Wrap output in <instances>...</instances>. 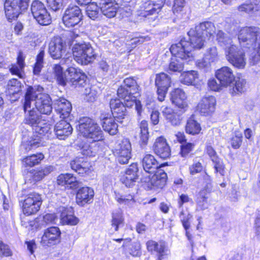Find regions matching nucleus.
Segmentation results:
<instances>
[{
  "label": "nucleus",
  "instance_id": "14",
  "mask_svg": "<svg viewBox=\"0 0 260 260\" xmlns=\"http://www.w3.org/2000/svg\"><path fill=\"white\" fill-rule=\"evenodd\" d=\"M132 147L128 139H123L116 146L115 154L118 162L121 164L128 163L131 158Z\"/></svg>",
  "mask_w": 260,
  "mask_h": 260
},
{
  "label": "nucleus",
  "instance_id": "48",
  "mask_svg": "<svg viewBox=\"0 0 260 260\" xmlns=\"http://www.w3.org/2000/svg\"><path fill=\"white\" fill-rule=\"evenodd\" d=\"M99 8L95 3H92L87 4L86 12L87 16L91 19L95 20L100 16Z\"/></svg>",
  "mask_w": 260,
  "mask_h": 260
},
{
  "label": "nucleus",
  "instance_id": "29",
  "mask_svg": "<svg viewBox=\"0 0 260 260\" xmlns=\"http://www.w3.org/2000/svg\"><path fill=\"white\" fill-rule=\"evenodd\" d=\"M102 120L101 124L104 130L108 133L110 135H116L118 132V124L115 122L116 119L111 117L109 114L101 116Z\"/></svg>",
  "mask_w": 260,
  "mask_h": 260
},
{
  "label": "nucleus",
  "instance_id": "18",
  "mask_svg": "<svg viewBox=\"0 0 260 260\" xmlns=\"http://www.w3.org/2000/svg\"><path fill=\"white\" fill-rule=\"evenodd\" d=\"M110 106L113 117L118 122H122L127 116L126 108L119 99H112L110 102Z\"/></svg>",
  "mask_w": 260,
  "mask_h": 260
},
{
  "label": "nucleus",
  "instance_id": "3",
  "mask_svg": "<svg viewBox=\"0 0 260 260\" xmlns=\"http://www.w3.org/2000/svg\"><path fill=\"white\" fill-rule=\"evenodd\" d=\"M68 34L73 45L72 52L75 60L82 65H87L93 61L96 54L90 44L82 41L81 36L75 31H69Z\"/></svg>",
  "mask_w": 260,
  "mask_h": 260
},
{
  "label": "nucleus",
  "instance_id": "56",
  "mask_svg": "<svg viewBox=\"0 0 260 260\" xmlns=\"http://www.w3.org/2000/svg\"><path fill=\"white\" fill-rule=\"evenodd\" d=\"M204 57L211 63L215 62L218 59V53L216 47L208 49L204 54Z\"/></svg>",
  "mask_w": 260,
  "mask_h": 260
},
{
  "label": "nucleus",
  "instance_id": "36",
  "mask_svg": "<svg viewBox=\"0 0 260 260\" xmlns=\"http://www.w3.org/2000/svg\"><path fill=\"white\" fill-rule=\"evenodd\" d=\"M52 170L53 168L51 166L41 167L39 170L30 172L28 176L31 178L32 182L39 181L48 175Z\"/></svg>",
  "mask_w": 260,
  "mask_h": 260
},
{
  "label": "nucleus",
  "instance_id": "44",
  "mask_svg": "<svg viewBox=\"0 0 260 260\" xmlns=\"http://www.w3.org/2000/svg\"><path fill=\"white\" fill-rule=\"evenodd\" d=\"M185 130L187 133L194 135L200 133L201 127L197 121L190 118L186 123Z\"/></svg>",
  "mask_w": 260,
  "mask_h": 260
},
{
  "label": "nucleus",
  "instance_id": "54",
  "mask_svg": "<svg viewBox=\"0 0 260 260\" xmlns=\"http://www.w3.org/2000/svg\"><path fill=\"white\" fill-rule=\"evenodd\" d=\"M243 140L242 134L235 132L231 139V145L234 149H238L241 145Z\"/></svg>",
  "mask_w": 260,
  "mask_h": 260
},
{
  "label": "nucleus",
  "instance_id": "31",
  "mask_svg": "<svg viewBox=\"0 0 260 260\" xmlns=\"http://www.w3.org/2000/svg\"><path fill=\"white\" fill-rule=\"evenodd\" d=\"M216 40L218 45L224 50V53L236 45L233 44L232 39L222 30H218L216 34Z\"/></svg>",
  "mask_w": 260,
  "mask_h": 260
},
{
  "label": "nucleus",
  "instance_id": "30",
  "mask_svg": "<svg viewBox=\"0 0 260 260\" xmlns=\"http://www.w3.org/2000/svg\"><path fill=\"white\" fill-rule=\"evenodd\" d=\"M55 109L60 115V117L65 119L69 117L72 109L71 103L64 99L56 101Z\"/></svg>",
  "mask_w": 260,
  "mask_h": 260
},
{
  "label": "nucleus",
  "instance_id": "61",
  "mask_svg": "<svg viewBox=\"0 0 260 260\" xmlns=\"http://www.w3.org/2000/svg\"><path fill=\"white\" fill-rule=\"evenodd\" d=\"M135 93H132L131 90L128 88L123 87V86H120L117 89V95L118 96L122 99L125 100L128 96H131Z\"/></svg>",
  "mask_w": 260,
  "mask_h": 260
},
{
  "label": "nucleus",
  "instance_id": "55",
  "mask_svg": "<svg viewBox=\"0 0 260 260\" xmlns=\"http://www.w3.org/2000/svg\"><path fill=\"white\" fill-rule=\"evenodd\" d=\"M124 86L131 90L132 93H137L138 90V86L136 80L133 78H127L123 81Z\"/></svg>",
  "mask_w": 260,
  "mask_h": 260
},
{
  "label": "nucleus",
  "instance_id": "1",
  "mask_svg": "<svg viewBox=\"0 0 260 260\" xmlns=\"http://www.w3.org/2000/svg\"><path fill=\"white\" fill-rule=\"evenodd\" d=\"M215 30V27L212 22L206 21L200 23L188 32L189 42L182 39L178 43L171 46L170 51L181 59H188V61H190L193 58L192 49L202 48L204 45L205 36L213 35Z\"/></svg>",
  "mask_w": 260,
  "mask_h": 260
},
{
  "label": "nucleus",
  "instance_id": "9",
  "mask_svg": "<svg viewBox=\"0 0 260 260\" xmlns=\"http://www.w3.org/2000/svg\"><path fill=\"white\" fill-rule=\"evenodd\" d=\"M30 0H6L4 8L5 14L9 21L18 17L20 14L25 11L29 6Z\"/></svg>",
  "mask_w": 260,
  "mask_h": 260
},
{
  "label": "nucleus",
  "instance_id": "34",
  "mask_svg": "<svg viewBox=\"0 0 260 260\" xmlns=\"http://www.w3.org/2000/svg\"><path fill=\"white\" fill-rule=\"evenodd\" d=\"M41 136L34 135L27 140L24 138L22 142L21 147L25 149L26 151H29L39 147L41 145Z\"/></svg>",
  "mask_w": 260,
  "mask_h": 260
},
{
  "label": "nucleus",
  "instance_id": "64",
  "mask_svg": "<svg viewBox=\"0 0 260 260\" xmlns=\"http://www.w3.org/2000/svg\"><path fill=\"white\" fill-rule=\"evenodd\" d=\"M0 255L5 256H10L12 255V252L8 245L5 244L0 240Z\"/></svg>",
  "mask_w": 260,
  "mask_h": 260
},
{
  "label": "nucleus",
  "instance_id": "42",
  "mask_svg": "<svg viewBox=\"0 0 260 260\" xmlns=\"http://www.w3.org/2000/svg\"><path fill=\"white\" fill-rule=\"evenodd\" d=\"M140 142L142 147L145 146L148 140V123L146 120H142L140 124Z\"/></svg>",
  "mask_w": 260,
  "mask_h": 260
},
{
  "label": "nucleus",
  "instance_id": "43",
  "mask_svg": "<svg viewBox=\"0 0 260 260\" xmlns=\"http://www.w3.org/2000/svg\"><path fill=\"white\" fill-rule=\"evenodd\" d=\"M21 83L17 79H12L8 82L7 90L10 94L14 95L21 90Z\"/></svg>",
  "mask_w": 260,
  "mask_h": 260
},
{
  "label": "nucleus",
  "instance_id": "59",
  "mask_svg": "<svg viewBox=\"0 0 260 260\" xmlns=\"http://www.w3.org/2000/svg\"><path fill=\"white\" fill-rule=\"evenodd\" d=\"M190 174L194 175L200 173L203 169V166L201 162L197 159H194L193 164L189 167Z\"/></svg>",
  "mask_w": 260,
  "mask_h": 260
},
{
  "label": "nucleus",
  "instance_id": "27",
  "mask_svg": "<svg viewBox=\"0 0 260 260\" xmlns=\"http://www.w3.org/2000/svg\"><path fill=\"white\" fill-rule=\"evenodd\" d=\"M73 132L71 124L66 120H60L54 126V133L60 140H64L69 136Z\"/></svg>",
  "mask_w": 260,
  "mask_h": 260
},
{
  "label": "nucleus",
  "instance_id": "19",
  "mask_svg": "<svg viewBox=\"0 0 260 260\" xmlns=\"http://www.w3.org/2000/svg\"><path fill=\"white\" fill-rule=\"evenodd\" d=\"M67 72L68 76L67 77V82L70 81L75 86H83L86 83L87 77L85 74L80 71L78 69L68 66Z\"/></svg>",
  "mask_w": 260,
  "mask_h": 260
},
{
  "label": "nucleus",
  "instance_id": "8",
  "mask_svg": "<svg viewBox=\"0 0 260 260\" xmlns=\"http://www.w3.org/2000/svg\"><path fill=\"white\" fill-rule=\"evenodd\" d=\"M238 39L241 47L254 49L260 40V28L256 26L244 27L239 31Z\"/></svg>",
  "mask_w": 260,
  "mask_h": 260
},
{
  "label": "nucleus",
  "instance_id": "28",
  "mask_svg": "<svg viewBox=\"0 0 260 260\" xmlns=\"http://www.w3.org/2000/svg\"><path fill=\"white\" fill-rule=\"evenodd\" d=\"M171 101L173 104L179 108L184 110L187 107V97L184 91L180 88L175 89L171 93Z\"/></svg>",
  "mask_w": 260,
  "mask_h": 260
},
{
  "label": "nucleus",
  "instance_id": "47",
  "mask_svg": "<svg viewBox=\"0 0 260 260\" xmlns=\"http://www.w3.org/2000/svg\"><path fill=\"white\" fill-rule=\"evenodd\" d=\"M44 157L42 153H38L24 158L23 161L26 166L33 167L39 164Z\"/></svg>",
  "mask_w": 260,
  "mask_h": 260
},
{
  "label": "nucleus",
  "instance_id": "57",
  "mask_svg": "<svg viewBox=\"0 0 260 260\" xmlns=\"http://www.w3.org/2000/svg\"><path fill=\"white\" fill-rule=\"evenodd\" d=\"M48 7L56 12L62 9L63 0H46Z\"/></svg>",
  "mask_w": 260,
  "mask_h": 260
},
{
  "label": "nucleus",
  "instance_id": "23",
  "mask_svg": "<svg viewBox=\"0 0 260 260\" xmlns=\"http://www.w3.org/2000/svg\"><path fill=\"white\" fill-rule=\"evenodd\" d=\"M153 149L155 153L162 159H166L171 155L170 146L163 137H159L156 139Z\"/></svg>",
  "mask_w": 260,
  "mask_h": 260
},
{
  "label": "nucleus",
  "instance_id": "32",
  "mask_svg": "<svg viewBox=\"0 0 260 260\" xmlns=\"http://www.w3.org/2000/svg\"><path fill=\"white\" fill-rule=\"evenodd\" d=\"M60 221L63 224L76 225L79 219L73 215V209L63 208L60 215Z\"/></svg>",
  "mask_w": 260,
  "mask_h": 260
},
{
  "label": "nucleus",
  "instance_id": "21",
  "mask_svg": "<svg viewBox=\"0 0 260 260\" xmlns=\"http://www.w3.org/2000/svg\"><path fill=\"white\" fill-rule=\"evenodd\" d=\"M215 76L218 82L224 87L230 85L235 80L232 70L226 66L217 70L215 73Z\"/></svg>",
  "mask_w": 260,
  "mask_h": 260
},
{
  "label": "nucleus",
  "instance_id": "46",
  "mask_svg": "<svg viewBox=\"0 0 260 260\" xmlns=\"http://www.w3.org/2000/svg\"><path fill=\"white\" fill-rule=\"evenodd\" d=\"M173 55V54H172ZM174 56L175 57L172 58L171 60V62L169 64V69L170 71L172 72H180L183 69V62H182V60L184 59H181L180 58L177 57L176 56ZM187 60V59H185Z\"/></svg>",
  "mask_w": 260,
  "mask_h": 260
},
{
  "label": "nucleus",
  "instance_id": "45",
  "mask_svg": "<svg viewBox=\"0 0 260 260\" xmlns=\"http://www.w3.org/2000/svg\"><path fill=\"white\" fill-rule=\"evenodd\" d=\"M115 199L121 205L130 206L135 202L134 196L130 194L123 195L115 191Z\"/></svg>",
  "mask_w": 260,
  "mask_h": 260
},
{
  "label": "nucleus",
  "instance_id": "50",
  "mask_svg": "<svg viewBox=\"0 0 260 260\" xmlns=\"http://www.w3.org/2000/svg\"><path fill=\"white\" fill-rule=\"evenodd\" d=\"M86 162H82L79 159L72 160L71 162V168L79 174L83 175L88 171V168L85 167Z\"/></svg>",
  "mask_w": 260,
  "mask_h": 260
},
{
  "label": "nucleus",
  "instance_id": "7",
  "mask_svg": "<svg viewBox=\"0 0 260 260\" xmlns=\"http://www.w3.org/2000/svg\"><path fill=\"white\" fill-rule=\"evenodd\" d=\"M67 46L66 43L59 37L52 38L49 44L48 52L50 56L54 59H61V64H67L70 66L73 59V56L71 54H66Z\"/></svg>",
  "mask_w": 260,
  "mask_h": 260
},
{
  "label": "nucleus",
  "instance_id": "49",
  "mask_svg": "<svg viewBox=\"0 0 260 260\" xmlns=\"http://www.w3.org/2000/svg\"><path fill=\"white\" fill-rule=\"evenodd\" d=\"M53 69L58 84L64 86L67 83V76L63 73L62 68L59 64H55Z\"/></svg>",
  "mask_w": 260,
  "mask_h": 260
},
{
  "label": "nucleus",
  "instance_id": "51",
  "mask_svg": "<svg viewBox=\"0 0 260 260\" xmlns=\"http://www.w3.org/2000/svg\"><path fill=\"white\" fill-rule=\"evenodd\" d=\"M235 80V85L233 87V92L234 94L244 92L246 90V81L240 77H238Z\"/></svg>",
  "mask_w": 260,
  "mask_h": 260
},
{
  "label": "nucleus",
  "instance_id": "26",
  "mask_svg": "<svg viewBox=\"0 0 260 260\" xmlns=\"http://www.w3.org/2000/svg\"><path fill=\"white\" fill-rule=\"evenodd\" d=\"M215 104L216 99L214 96H206L199 103L197 109L202 115H209L214 111Z\"/></svg>",
  "mask_w": 260,
  "mask_h": 260
},
{
  "label": "nucleus",
  "instance_id": "12",
  "mask_svg": "<svg viewBox=\"0 0 260 260\" xmlns=\"http://www.w3.org/2000/svg\"><path fill=\"white\" fill-rule=\"evenodd\" d=\"M82 17L81 10L79 7L75 5H70L64 11L62 21L67 27H74L80 22Z\"/></svg>",
  "mask_w": 260,
  "mask_h": 260
},
{
  "label": "nucleus",
  "instance_id": "40",
  "mask_svg": "<svg viewBox=\"0 0 260 260\" xmlns=\"http://www.w3.org/2000/svg\"><path fill=\"white\" fill-rule=\"evenodd\" d=\"M24 59L22 55L19 53L17 57V61L16 64H12L10 69V72L13 75H17L19 78L22 77V71L24 67Z\"/></svg>",
  "mask_w": 260,
  "mask_h": 260
},
{
  "label": "nucleus",
  "instance_id": "37",
  "mask_svg": "<svg viewBox=\"0 0 260 260\" xmlns=\"http://www.w3.org/2000/svg\"><path fill=\"white\" fill-rule=\"evenodd\" d=\"M162 112L166 119L172 125L177 126L180 124L181 118L180 115L174 112L172 109L165 107L162 109Z\"/></svg>",
  "mask_w": 260,
  "mask_h": 260
},
{
  "label": "nucleus",
  "instance_id": "33",
  "mask_svg": "<svg viewBox=\"0 0 260 260\" xmlns=\"http://www.w3.org/2000/svg\"><path fill=\"white\" fill-rule=\"evenodd\" d=\"M239 11L245 12L252 16L255 12L260 10V6L257 0H250L249 3H244L238 8Z\"/></svg>",
  "mask_w": 260,
  "mask_h": 260
},
{
  "label": "nucleus",
  "instance_id": "11",
  "mask_svg": "<svg viewBox=\"0 0 260 260\" xmlns=\"http://www.w3.org/2000/svg\"><path fill=\"white\" fill-rule=\"evenodd\" d=\"M31 12L34 18L40 25H47L51 23L50 14L44 4L41 2L34 1L31 5Z\"/></svg>",
  "mask_w": 260,
  "mask_h": 260
},
{
  "label": "nucleus",
  "instance_id": "38",
  "mask_svg": "<svg viewBox=\"0 0 260 260\" xmlns=\"http://www.w3.org/2000/svg\"><path fill=\"white\" fill-rule=\"evenodd\" d=\"M99 146L98 143H85L81 147V153L87 156H94L99 151Z\"/></svg>",
  "mask_w": 260,
  "mask_h": 260
},
{
  "label": "nucleus",
  "instance_id": "24",
  "mask_svg": "<svg viewBox=\"0 0 260 260\" xmlns=\"http://www.w3.org/2000/svg\"><path fill=\"white\" fill-rule=\"evenodd\" d=\"M137 165L132 164L125 171V174L121 178V181L126 187L133 186L138 179Z\"/></svg>",
  "mask_w": 260,
  "mask_h": 260
},
{
  "label": "nucleus",
  "instance_id": "39",
  "mask_svg": "<svg viewBox=\"0 0 260 260\" xmlns=\"http://www.w3.org/2000/svg\"><path fill=\"white\" fill-rule=\"evenodd\" d=\"M123 104L125 108H131L135 105L138 116L139 117L141 116V114L143 111L142 106L141 102L140 101H137L135 96L132 95L131 96H128L127 98L124 100Z\"/></svg>",
  "mask_w": 260,
  "mask_h": 260
},
{
  "label": "nucleus",
  "instance_id": "13",
  "mask_svg": "<svg viewBox=\"0 0 260 260\" xmlns=\"http://www.w3.org/2000/svg\"><path fill=\"white\" fill-rule=\"evenodd\" d=\"M228 61L238 69H243L246 64L245 52L243 49L233 46L232 49L225 53Z\"/></svg>",
  "mask_w": 260,
  "mask_h": 260
},
{
  "label": "nucleus",
  "instance_id": "25",
  "mask_svg": "<svg viewBox=\"0 0 260 260\" xmlns=\"http://www.w3.org/2000/svg\"><path fill=\"white\" fill-rule=\"evenodd\" d=\"M99 5L101 12L108 18L115 17L119 8L115 0H102Z\"/></svg>",
  "mask_w": 260,
  "mask_h": 260
},
{
  "label": "nucleus",
  "instance_id": "52",
  "mask_svg": "<svg viewBox=\"0 0 260 260\" xmlns=\"http://www.w3.org/2000/svg\"><path fill=\"white\" fill-rule=\"evenodd\" d=\"M84 99L88 102H92L98 97V92L96 90V87L92 86L87 87L84 89Z\"/></svg>",
  "mask_w": 260,
  "mask_h": 260
},
{
  "label": "nucleus",
  "instance_id": "20",
  "mask_svg": "<svg viewBox=\"0 0 260 260\" xmlns=\"http://www.w3.org/2000/svg\"><path fill=\"white\" fill-rule=\"evenodd\" d=\"M61 232L58 227L52 226L46 229L42 237L41 243L43 246L54 245L59 241Z\"/></svg>",
  "mask_w": 260,
  "mask_h": 260
},
{
  "label": "nucleus",
  "instance_id": "60",
  "mask_svg": "<svg viewBox=\"0 0 260 260\" xmlns=\"http://www.w3.org/2000/svg\"><path fill=\"white\" fill-rule=\"evenodd\" d=\"M194 144L191 143H186L182 144L181 146L180 154L183 157H186L188 154L193 150Z\"/></svg>",
  "mask_w": 260,
  "mask_h": 260
},
{
  "label": "nucleus",
  "instance_id": "63",
  "mask_svg": "<svg viewBox=\"0 0 260 260\" xmlns=\"http://www.w3.org/2000/svg\"><path fill=\"white\" fill-rule=\"evenodd\" d=\"M69 177L68 179V181L67 182V185L66 187L73 189L76 188L79 186V182L76 180V177H75L72 174H68Z\"/></svg>",
  "mask_w": 260,
  "mask_h": 260
},
{
  "label": "nucleus",
  "instance_id": "58",
  "mask_svg": "<svg viewBox=\"0 0 260 260\" xmlns=\"http://www.w3.org/2000/svg\"><path fill=\"white\" fill-rule=\"evenodd\" d=\"M214 164V168L215 173H219L221 175L223 176L224 174V165L222 160L219 157L212 160Z\"/></svg>",
  "mask_w": 260,
  "mask_h": 260
},
{
  "label": "nucleus",
  "instance_id": "41",
  "mask_svg": "<svg viewBox=\"0 0 260 260\" xmlns=\"http://www.w3.org/2000/svg\"><path fill=\"white\" fill-rule=\"evenodd\" d=\"M198 77V74L197 71H191L184 72L180 76L181 83L186 85H191L195 80Z\"/></svg>",
  "mask_w": 260,
  "mask_h": 260
},
{
  "label": "nucleus",
  "instance_id": "6",
  "mask_svg": "<svg viewBox=\"0 0 260 260\" xmlns=\"http://www.w3.org/2000/svg\"><path fill=\"white\" fill-rule=\"evenodd\" d=\"M79 131L84 138L92 142L97 143L104 139L100 126L88 117H84L80 120Z\"/></svg>",
  "mask_w": 260,
  "mask_h": 260
},
{
  "label": "nucleus",
  "instance_id": "10",
  "mask_svg": "<svg viewBox=\"0 0 260 260\" xmlns=\"http://www.w3.org/2000/svg\"><path fill=\"white\" fill-rule=\"evenodd\" d=\"M42 204L41 196L37 192L28 193L25 197L23 201L22 211L27 216L35 214L38 212Z\"/></svg>",
  "mask_w": 260,
  "mask_h": 260
},
{
  "label": "nucleus",
  "instance_id": "5",
  "mask_svg": "<svg viewBox=\"0 0 260 260\" xmlns=\"http://www.w3.org/2000/svg\"><path fill=\"white\" fill-rule=\"evenodd\" d=\"M25 113V123L30 125L36 133L48 139L53 137V133L51 131V125L46 119L43 118L42 116L39 115L34 108L28 109Z\"/></svg>",
  "mask_w": 260,
  "mask_h": 260
},
{
  "label": "nucleus",
  "instance_id": "35",
  "mask_svg": "<svg viewBox=\"0 0 260 260\" xmlns=\"http://www.w3.org/2000/svg\"><path fill=\"white\" fill-rule=\"evenodd\" d=\"M124 223V217L122 211L120 209L114 211L112 213L111 225L114 228L115 231H118Z\"/></svg>",
  "mask_w": 260,
  "mask_h": 260
},
{
  "label": "nucleus",
  "instance_id": "17",
  "mask_svg": "<svg viewBox=\"0 0 260 260\" xmlns=\"http://www.w3.org/2000/svg\"><path fill=\"white\" fill-rule=\"evenodd\" d=\"M146 245L149 252L157 254V260H165L168 258L169 251L164 242L157 243L153 240H149L146 243Z\"/></svg>",
  "mask_w": 260,
  "mask_h": 260
},
{
  "label": "nucleus",
  "instance_id": "16",
  "mask_svg": "<svg viewBox=\"0 0 260 260\" xmlns=\"http://www.w3.org/2000/svg\"><path fill=\"white\" fill-rule=\"evenodd\" d=\"M166 0H151L145 2L140 6L138 15L146 17L147 16L157 14L163 7Z\"/></svg>",
  "mask_w": 260,
  "mask_h": 260
},
{
  "label": "nucleus",
  "instance_id": "22",
  "mask_svg": "<svg viewBox=\"0 0 260 260\" xmlns=\"http://www.w3.org/2000/svg\"><path fill=\"white\" fill-rule=\"evenodd\" d=\"M92 188L85 186L79 189L76 193V202L80 206H84L92 202L94 197Z\"/></svg>",
  "mask_w": 260,
  "mask_h": 260
},
{
  "label": "nucleus",
  "instance_id": "4",
  "mask_svg": "<svg viewBox=\"0 0 260 260\" xmlns=\"http://www.w3.org/2000/svg\"><path fill=\"white\" fill-rule=\"evenodd\" d=\"M144 170L149 173H154L151 179L152 184L158 188H162L166 184L167 175L165 172L160 169L163 165H159L154 156L146 154L142 160Z\"/></svg>",
  "mask_w": 260,
  "mask_h": 260
},
{
  "label": "nucleus",
  "instance_id": "15",
  "mask_svg": "<svg viewBox=\"0 0 260 260\" xmlns=\"http://www.w3.org/2000/svg\"><path fill=\"white\" fill-rule=\"evenodd\" d=\"M155 85L157 88L158 100L162 102L165 100L169 87L171 85V77L164 73L156 74Z\"/></svg>",
  "mask_w": 260,
  "mask_h": 260
},
{
  "label": "nucleus",
  "instance_id": "2",
  "mask_svg": "<svg viewBox=\"0 0 260 260\" xmlns=\"http://www.w3.org/2000/svg\"><path fill=\"white\" fill-rule=\"evenodd\" d=\"M43 88L38 86L28 87L25 94L23 109L25 112L31 108V102L35 101L36 109L42 114L49 115L52 111V101L50 96L43 93Z\"/></svg>",
  "mask_w": 260,
  "mask_h": 260
},
{
  "label": "nucleus",
  "instance_id": "53",
  "mask_svg": "<svg viewBox=\"0 0 260 260\" xmlns=\"http://www.w3.org/2000/svg\"><path fill=\"white\" fill-rule=\"evenodd\" d=\"M207 189H203L200 191L197 196V203L198 205L201 207L202 209H205L207 208Z\"/></svg>",
  "mask_w": 260,
  "mask_h": 260
},
{
  "label": "nucleus",
  "instance_id": "62",
  "mask_svg": "<svg viewBox=\"0 0 260 260\" xmlns=\"http://www.w3.org/2000/svg\"><path fill=\"white\" fill-rule=\"evenodd\" d=\"M211 62L205 57H204L201 59H199L196 62L197 66L200 69H203L206 71L209 70L211 66Z\"/></svg>",
  "mask_w": 260,
  "mask_h": 260
}]
</instances>
